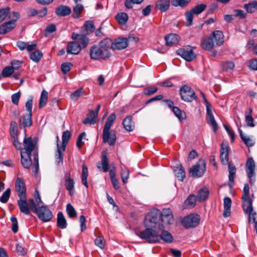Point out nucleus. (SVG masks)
<instances>
[{
    "label": "nucleus",
    "instance_id": "57",
    "mask_svg": "<svg viewBox=\"0 0 257 257\" xmlns=\"http://www.w3.org/2000/svg\"><path fill=\"white\" fill-rule=\"evenodd\" d=\"M72 66V64L70 62L63 63L61 66V71L64 74H66L70 70Z\"/></svg>",
    "mask_w": 257,
    "mask_h": 257
},
{
    "label": "nucleus",
    "instance_id": "26",
    "mask_svg": "<svg viewBox=\"0 0 257 257\" xmlns=\"http://www.w3.org/2000/svg\"><path fill=\"white\" fill-rule=\"evenodd\" d=\"M212 36L218 46H221L223 44L224 36L222 31H215L212 33Z\"/></svg>",
    "mask_w": 257,
    "mask_h": 257
},
{
    "label": "nucleus",
    "instance_id": "48",
    "mask_svg": "<svg viewBox=\"0 0 257 257\" xmlns=\"http://www.w3.org/2000/svg\"><path fill=\"white\" fill-rule=\"evenodd\" d=\"M43 56V53L39 50H36L30 55V58L33 61L38 62Z\"/></svg>",
    "mask_w": 257,
    "mask_h": 257
},
{
    "label": "nucleus",
    "instance_id": "36",
    "mask_svg": "<svg viewBox=\"0 0 257 257\" xmlns=\"http://www.w3.org/2000/svg\"><path fill=\"white\" fill-rule=\"evenodd\" d=\"M244 8L248 13H253L257 11V1H252L244 5Z\"/></svg>",
    "mask_w": 257,
    "mask_h": 257
},
{
    "label": "nucleus",
    "instance_id": "1",
    "mask_svg": "<svg viewBox=\"0 0 257 257\" xmlns=\"http://www.w3.org/2000/svg\"><path fill=\"white\" fill-rule=\"evenodd\" d=\"M142 239L146 240L149 243H155L162 239L165 242L170 243L173 238L171 234L164 230L162 224H159L157 229L148 228L137 233Z\"/></svg>",
    "mask_w": 257,
    "mask_h": 257
},
{
    "label": "nucleus",
    "instance_id": "20",
    "mask_svg": "<svg viewBox=\"0 0 257 257\" xmlns=\"http://www.w3.org/2000/svg\"><path fill=\"white\" fill-rule=\"evenodd\" d=\"M16 26V20L4 23L0 26V34H5L11 31Z\"/></svg>",
    "mask_w": 257,
    "mask_h": 257
},
{
    "label": "nucleus",
    "instance_id": "4",
    "mask_svg": "<svg viewBox=\"0 0 257 257\" xmlns=\"http://www.w3.org/2000/svg\"><path fill=\"white\" fill-rule=\"evenodd\" d=\"M104 41H101L100 45H94L90 49V57L93 60H106L110 55V53L107 48L103 46Z\"/></svg>",
    "mask_w": 257,
    "mask_h": 257
},
{
    "label": "nucleus",
    "instance_id": "5",
    "mask_svg": "<svg viewBox=\"0 0 257 257\" xmlns=\"http://www.w3.org/2000/svg\"><path fill=\"white\" fill-rule=\"evenodd\" d=\"M161 211L160 210L154 208L151 209L146 216L144 221L145 225L146 227L145 229H157L158 223L160 219Z\"/></svg>",
    "mask_w": 257,
    "mask_h": 257
},
{
    "label": "nucleus",
    "instance_id": "8",
    "mask_svg": "<svg viewBox=\"0 0 257 257\" xmlns=\"http://www.w3.org/2000/svg\"><path fill=\"white\" fill-rule=\"evenodd\" d=\"M200 94L203 98L206 107L207 122L213 127L214 132H216L218 130V125L214 119L213 113L211 109V105L206 99L204 93L201 92Z\"/></svg>",
    "mask_w": 257,
    "mask_h": 257
},
{
    "label": "nucleus",
    "instance_id": "32",
    "mask_svg": "<svg viewBox=\"0 0 257 257\" xmlns=\"http://www.w3.org/2000/svg\"><path fill=\"white\" fill-rule=\"evenodd\" d=\"M249 187L247 184H245L244 186L243 189V195L242 196V200L243 201V204H246V203H252V199L249 197Z\"/></svg>",
    "mask_w": 257,
    "mask_h": 257
},
{
    "label": "nucleus",
    "instance_id": "10",
    "mask_svg": "<svg viewBox=\"0 0 257 257\" xmlns=\"http://www.w3.org/2000/svg\"><path fill=\"white\" fill-rule=\"evenodd\" d=\"M180 94L182 99L185 101L191 102L193 100L197 99L194 90L187 85H184L181 88Z\"/></svg>",
    "mask_w": 257,
    "mask_h": 257
},
{
    "label": "nucleus",
    "instance_id": "27",
    "mask_svg": "<svg viewBox=\"0 0 257 257\" xmlns=\"http://www.w3.org/2000/svg\"><path fill=\"white\" fill-rule=\"evenodd\" d=\"M21 162L23 166L27 169H29L31 165L32 161L31 159V154L21 152Z\"/></svg>",
    "mask_w": 257,
    "mask_h": 257
},
{
    "label": "nucleus",
    "instance_id": "22",
    "mask_svg": "<svg viewBox=\"0 0 257 257\" xmlns=\"http://www.w3.org/2000/svg\"><path fill=\"white\" fill-rule=\"evenodd\" d=\"M228 171H229V182L228 185L231 188L234 183V179L235 178L236 169L235 166L231 162L228 163Z\"/></svg>",
    "mask_w": 257,
    "mask_h": 257
},
{
    "label": "nucleus",
    "instance_id": "62",
    "mask_svg": "<svg viewBox=\"0 0 257 257\" xmlns=\"http://www.w3.org/2000/svg\"><path fill=\"white\" fill-rule=\"evenodd\" d=\"M85 136L86 133L85 132H82L79 135L76 142V146L79 149H80L84 144L82 139Z\"/></svg>",
    "mask_w": 257,
    "mask_h": 257
},
{
    "label": "nucleus",
    "instance_id": "59",
    "mask_svg": "<svg viewBox=\"0 0 257 257\" xmlns=\"http://www.w3.org/2000/svg\"><path fill=\"white\" fill-rule=\"evenodd\" d=\"M158 90L157 87L155 86H151L146 88L144 89V92L145 95H151L156 93Z\"/></svg>",
    "mask_w": 257,
    "mask_h": 257
},
{
    "label": "nucleus",
    "instance_id": "53",
    "mask_svg": "<svg viewBox=\"0 0 257 257\" xmlns=\"http://www.w3.org/2000/svg\"><path fill=\"white\" fill-rule=\"evenodd\" d=\"M14 72V69L11 66H8L3 69L2 72V75L3 77H10Z\"/></svg>",
    "mask_w": 257,
    "mask_h": 257
},
{
    "label": "nucleus",
    "instance_id": "31",
    "mask_svg": "<svg viewBox=\"0 0 257 257\" xmlns=\"http://www.w3.org/2000/svg\"><path fill=\"white\" fill-rule=\"evenodd\" d=\"M97 167L104 172H106L108 171L109 163L108 158L106 155L102 156L101 162L97 163Z\"/></svg>",
    "mask_w": 257,
    "mask_h": 257
},
{
    "label": "nucleus",
    "instance_id": "38",
    "mask_svg": "<svg viewBox=\"0 0 257 257\" xmlns=\"http://www.w3.org/2000/svg\"><path fill=\"white\" fill-rule=\"evenodd\" d=\"M196 197L193 194L188 196L184 202V205L187 208H193L196 205Z\"/></svg>",
    "mask_w": 257,
    "mask_h": 257
},
{
    "label": "nucleus",
    "instance_id": "16",
    "mask_svg": "<svg viewBox=\"0 0 257 257\" xmlns=\"http://www.w3.org/2000/svg\"><path fill=\"white\" fill-rule=\"evenodd\" d=\"M72 38L75 42H76L80 46L81 49L86 47L88 44L89 39L85 35L73 33Z\"/></svg>",
    "mask_w": 257,
    "mask_h": 257
},
{
    "label": "nucleus",
    "instance_id": "49",
    "mask_svg": "<svg viewBox=\"0 0 257 257\" xmlns=\"http://www.w3.org/2000/svg\"><path fill=\"white\" fill-rule=\"evenodd\" d=\"M66 210L68 215L70 218H74L75 216H76V215H77L76 211L75 209H74V208L73 207V206L71 204L69 203L67 205Z\"/></svg>",
    "mask_w": 257,
    "mask_h": 257
},
{
    "label": "nucleus",
    "instance_id": "41",
    "mask_svg": "<svg viewBox=\"0 0 257 257\" xmlns=\"http://www.w3.org/2000/svg\"><path fill=\"white\" fill-rule=\"evenodd\" d=\"M88 175V169L87 166L83 164L82 165V172L81 176V181L82 184L86 187H88V185L87 182V178Z\"/></svg>",
    "mask_w": 257,
    "mask_h": 257
},
{
    "label": "nucleus",
    "instance_id": "45",
    "mask_svg": "<svg viewBox=\"0 0 257 257\" xmlns=\"http://www.w3.org/2000/svg\"><path fill=\"white\" fill-rule=\"evenodd\" d=\"M71 137V134L69 131H66L63 132L62 135V145L60 146L62 147L63 148H65L66 147L67 144Z\"/></svg>",
    "mask_w": 257,
    "mask_h": 257
},
{
    "label": "nucleus",
    "instance_id": "15",
    "mask_svg": "<svg viewBox=\"0 0 257 257\" xmlns=\"http://www.w3.org/2000/svg\"><path fill=\"white\" fill-rule=\"evenodd\" d=\"M242 207L244 213L249 215V222L252 221L254 223L257 222L255 221L256 213L253 209L252 203L247 202L245 204H242Z\"/></svg>",
    "mask_w": 257,
    "mask_h": 257
},
{
    "label": "nucleus",
    "instance_id": "19",
    "mask_svg": "<svg viewBox=\"0 0 257 257\" xmlns=\"http://www.w3.org/2000/svg\"><path fill=\"white\" fill-rule=\"evenodd\" d=\"M81 49L80 45L76 42L74 41L68 44L66 52L68 54L77 55Z\"/></svg>",
    "mask_w": 257,
    "mask_h": 257
},
{
    "label": "nucleus",
    "instance_id": "33",
    "mask_svg": "<svg viewBox=\"0 0 257 257\" xmlns=\"http://www.w3.org/2000/svg\"><path fill=\"white\" fill-rule=\"evenodd\" d=\"M201 46L203 49L211 50L214 46V43L211 37L204 38L201 41Z\"/></svg>",
    "mask_w": 257,
    "mask_h": 257
},
{
    "label": "nucleus",
    "instance_id": "21",
    "mask_svg": "<svg viewBox=\"0 0 257 257\" xmlns=\"http://www.w3.org/2000/svg\"><path fill=\"white\" fill-rule=\"evenodd\" d=\"M32 115L30 113L24 114L20 117L19 123L20 127H28L32 124Z\"/></svg>",
    "mask_w": 257,
    "mask_h": 257
},
{
    "label": "nucleus",
    "instance_id": "28",
    "mask_svg": "<svg viewBox=\"0 0 257 257\" xmlns=\"http://www.w3.org/2000/svg\"><path fill=\"white\" fill-rule=\"evenodd\" d=\"M231 204V200L229 197H225L223 200L224 212L223 216L227 217L230 214V207Z\"/></svg>",
    "mask_w": 257,
    "mask_h": 257
},
{
    "label": "nucleus",
    "instance_id": "12",
    "mask_svg": "<svg viewBox=\"0 0 257 257\" xmlns=\"http://www.w3.org/2000/svg\"><path fill=\"white\" fill-rule=\"evenodd\" d=\"M177 53L187 61H191L196 56L191 48L180 49L177 50Z\"/></svg>",
    "mask_w": 257,
    "mask_h": 257
},
{
    "label": "nucleus",
    "instance_id": "18",
    "mask_svg": "<svg viewBox=\"0 0 257 257\" xmlns=\"http://www.w3.org/2000/svg\"><path fill=\"white\" fill-rule=\"evenodd\" d=\"M37 142L32 140V138H26L24 140V147L25 151L23 153L31 154L32 152L35 149L36 146Z\"/></svg>",
    "mask_w": 257,
    "mask_h": 257
},
{
    "label": "nucleus",
    "instance_id": "50",
    "mask_svg": "<svg viewBox=\"0 0 257 257\" xmlns=\"http://www.w3.org/2000/svg\"><path fill=\"white\" fill-rule=\"evenodd\" d=\"M130 171L127 169H122L121 170L120 176L122 182L125 184L128 181L129 178Z\"/></svg>",
    "mask_w": 257,
    "mask_h": 257
},
{
    "label": "nucleus",
    "instance_id": "14",
    "mask_svg": "<svg viewBox=\"0 0 257 257\" xmlns=\"http://www.w3.org/2000/svg\"><path fill=\"white\" fill-rule=\"evenodd\" d=\"M64 185L66 189L69 191L70 195L72 196L74 193V180L71 178L70 172H67L64 177Z\"/></svg>",
    "mask_w": 257,
    "mask_h": 257
},
{
    "label": "nucleus",
    "instance_id": "9",
    "mask_svg": "<svg viewBox=\"0 0 257 257\" xmlns=\"http://www.w3.org/2000/svg\"><path fill=\"white\" fill-rule=\"evenodd\" d=\"M206 163L204 160H200L189 170V173L194 178L202 177L206 171Z\"/></svg>",
    "mask_w": 257,
    "mask_h": 257
},
{
    "label": "nucleus",
    "instance_id": "61",
    "mask_svg": "<svg viewBox=\"0 0 257 257\" xmlns=\"http://www.w3.org/2000/svg\"><path fill=\"white\" fill-rule=\"evenodd\" d=\"M222 68L226 71L232 70L234 67V64L232 62H225L222 65Z\"/></svg>",
    "mask_w": 257,
    "mask_h": 257
},
{
    "label": "nucleus",
    "instance_id": "35",
    "mask_svg": "<svg viewBox=\"0 0 257 257\" xmlns=\"http://www.w3.org/2000/svg\"><path fill=\"white\" fill-rule=\"evenodd\" d=\"M175 176L178 179L181 181H183L185 178V172L183 169V166L180 164L179 166L176 167L174 169Z\"/></svg>",
    "mask_w": 257,
    "mask_h": 257
},
{
    "label": "nucleus",
    "instance_id": "40",
    "mask_svg": "<svg viewBox=\"0 0 257 257\" xmlns=\"http://www.w3.org/2000/svg\"><path fill=\"white\" fill-rule=\"evenodd\" d=\"M238 131L240 138L243 143L248 147L253 146L254 144V142L249 137L244 136L242 130L238 129Z\"/></svg>",
    "mask_w": 257,
    "mask_h": 257
},
{
    "label": "nucleus",
    "instance_id": "64",
    "mask_svg": "<svg viewBox=\"0 0 257 257\" xmlns=\"http://www.w3.org/2000/svg\"><path fill=\"white\" fill-rule=\"evenodd\" d=\"M21 93L20 91L13 94L12 95V101L13 103L16 105H18L19 104V99L21 97Z\"/></svg>",
    "mask_w": 257,
    "mask_h": 257
},
{
    "label": "nucleus",
    "instance_id": "24",
    "mask_svg": "<svg viewBox=\"0 0 257 257\" xmlns=\"http://www.w3.org/2000/svg\"><path fill=\"white\" fill-rule=\"evenodd\" d=\"M179 35L175 34H170L165 37L166 44L169 46L177 44L179 43Z\"/></svg>",
    "mask_w": 257,
    "mask_h": 257
},
{
    "label": "nucleus",
    "instance_id": "34",
    "mask_svg": "<svg viewBox=\"0 0 257 257\" xmlns=\"http://www.w3.org/2000/svg\"><path fill=\"white\" fill-rule=\"evenodd\" d=\"M57 225L61 229H64L67 227V221L62 212H59L57 214Z\"/></svg>",
    "mask_w": 257,
    "mask_h": 257
},
{
    "label": "nucleus",
    "instance_id": "7",
    "mask_svg": "<svg viewBox=\"0 0 257 257\" xmlns=\"http://www.w3.org/2000/svg\"><path fill=\"white\" fill-rule=\"evenodd\" d=\"M200 217L197 214L191 213L185 216L182 220L181 223L186 229L196 227L200 222Z\"/></svg>",
    "mask_w": 257,
    "mask_h": 257
},
{
    "label": "nucleus",
    "instance_id": "23",
    "mask_svg": "<svg viewBox=\"0 0 257 257\" xmlns=\"http://www.w3.org/2000/svg\"><path fill=\"white\" fill-rule=\"evenodd\" d=\"M71 9L69 7L60 5L55 10L56 15L58 16L65 17L70 14Z\"/></svg>",
    "mask_w": 257,
    "mask_h": 257
},
{
    "label": "nucleus",
    "instance_id": "55",
    "mask_svg": "<svg viewBox=\"0 0 257 257\" xmlns=\"http://www.w3.org/2000/svg\"><path fill=\"white\" fill-rule=\"evenodd\" d=\"M85 31L87 34L93 32L94 30V26L92 22H86L84 25Z\"/></svg>",
    "mask_w": 257,
    "mask_h": 257
},
{
    "label": "nucleus",
    "instance_id": "6",
    "mask_svg": "<svg viewBox=\"0 0 257 257\" xmlns=\"http://www.w3.org/2000/svg\"><path fill=\"white\" fill-rule=\"evenodd\" d=\"M37 215L38 218L43 222L50 221L53 217L51 210L47 205H41L33 212Z\"/></svg>",
    "mask_w": 257,
    "mask_h": 257
},
{
    "label": "nucleus",
    "instance_id": "58",
    "mask_svg": "<svg viewBox=\"0 0 257 257\" xmlns=\"http://www.w3.org/2000/svg\"><path fill=\"white\" fill-rule=\"evenodd\" d=\"M194 13L192 11L187 12L185 14L186 19L187 21V25L190 26L192 24Z\"/></svg>",
    "mask_w": 257,
    "mask_h": 257
},
{
    "label": "nucleus",
    "instance_id": "30",
    "mask_svg": "<svg viewBox=\"0 0 257 257\" xmlns=\"http://www.w3.org/2000/svg\"><path fill=\"white\" fill-rule=\"evenodd\" d=\"M57 151L55 154V160L57 164H59L60 162H63V152L65 151V148H63L62 147H59V144H58V140L59 138L58 137H57Z\"/></svg>",
    "mask_w": 257,
    "mask_h": 257
},
{
    "label": "nucleus",
    "instance_id": "25",
    "mask_svg": "<svg viewBox=\"0 0 257 257\" xmlns=\"http://www.w3.org/2000/svg\"><path fill=\"white\" fill-rule=\"evenodd\" d=\"M171 0H158L156 4V7L162 12L167 11L170 7Z\"/></svg>",
    "mask_w": 257,
    "mask_h": 257
},
{
    "label": "nucleus",
    "instance_id": "44",
    "mask_svg": "<svg viewBox=\"0 0 257 257\" xmlns=\"http://www.w3.org/2000/svg\"><path fill=\"white\" fill-rule=\"evenodd\" d=\"M115 18L118 22L121 25H124L128 20V16L124 13L117 14L116 15Z\"/></svg>",
    "mask_w": 257,
    "mask_h": 257
},
{
    "label": "nucleus",
    "instance_id": "42",
    "mask_svg": "<svg viewBox=\"0 0 257 257\" xmlns=\"http://www.w3.org/2000/svg\"><path fill=\"white\" fill-rule=\"evenodd\" d=\"M173 111L176 116L180 120H182L186 118V114L185 112L180 110L178 107H173Z\"/></svg>",
    "mask_w": 257,
    "mask_h": 257
},
{
    "label": "nucleus",
    "instance_id": "39",
    "mask_svg": "<svg viewBox=\"0 0 257 257\" xmlns=\"http://www.w3.org/2000/svg\"><path fill=\"white\" fill-rule=\"evenodd\" d=\"M209 191L207 188H204L200 189L197 194V199L199 201L205 200L208 196Z\"/></svg>",
    "mask_w": 257,
    "mask_h": 257
},
{
    "label": "nucleus",
    "instance_id": "2",
    "mask_svg": "<svg viewBox=\"0 0 257 257\" xmlns=\"http://www.w3.org/2000/svg\"><path fill=\"white\" fill-rule=\"evenodd\" d=\"M15 190L20 198L18 200V205L20 211L26 215L30 214L27 201L25 184L23 180L20 178H18L16 180Z\"/></svg>",
    "mask_w": 257,
    "mask_h": 257
},
{
    "label": "nucleus",
    "instance_id": "51",
    "mask_svg": "<svg viewBox=\"0 0 257 257\" xmlns=\"http://www.w3.org/2000/svg\"><path fill=\"white\" fill-rule=\"evenodd\" d=\"M11 195V189L8 188L0 197V201L3 203H7L10 198Z\"/></svg>",
    "mask_w": 257,
    "mask_h": 257
},
{
    "label": "nucleus",
    "instance_id": "60",
    "mask_svg": "<svg viewBox=\"0 0 257 257\" xmlns=\"http://www.w3.org/2000/svg\"><path fill=\"white\" fill-rule=\"evenodd\" d=\"M12 223V230L14 233L17 232L18 230V224L17 218L15 216H12L11 218Z\"/></svg>",
    "mask_w": 257,
    "mask_h": 257
},
{
    "label": "nucleus",
    "instance_id": "29",
    "mask_svg": "<svg viewBox=\"0 0 257 257\" xmlns=\"http://www.w3.org/2000/svg\"><path fill=\"white\" fill-rule=\"evenodd\" d=\"M122 124L125 130L128 132L133 131L135 128L134 122L132 120V116L130 115L124 119Z\"/></svg>",
    "mask_w": 257,
    "mask_h": 257
},
{
    "label": "nucleus",
    "instance_id": "46",
    "mask_svg": "<svg viewBox=\"0 0 257 257\" xmlns=\"http://www.w3.org/2000/svg\"><path fill=\"white\" fill-rule=\"evenodd\" d=\"M191 1V0H172L171 3L173 6L184 8L186 7Z\"/></svg>",
    "mask_w": 257,
    "mask_h": 257
},
{
    "label": "nucleus",
    "instance_id": "56",
    "mask_svg": "<svg viewBox=\"0 0 257 257\" xmlns=\"http://www.w3.org/2000/svg\"><path fill=\"white\" fill-rule=\"evenodd\" d=\"M27 203L28 204L30 211L31 210L33 212H34L38 208L37 203L33 198L29 199Z\"/></svg>",
    "mask_w": 257,
    "mask_h": 257
},
{
    "label": "nucleus",
    "instance_id": "52",
    "mask_svg": "<svg viewBox=\"0 0 257 257\" xmlns=\"http://www.w3.org/2000/svg\"><path fill=\"white\" fill-rule=\"evenodd\" d=\"M9 7L0 9V23L2 22L7 17L10 13Z\"/></svg>",
    "mask_w": 257,
    "mask_h": 257
},
{
    "label": "nucleus",
    "instance_id": "3",
    "mask_svg": "<svg viewBox=\"0 0 257 257\" xmlns=\"http://www.w3.org/2000/svg\"><path fill=\"white\" fill-rule=\"evenodd\" d=\"M116 116L114 113H111L107 118L103 129V142L108 143L110 146H113L116 142V136L114 132H110V128L112 125Z\"/></svg>",
    "mask_w": 257,
    "mask_h": 257
},
{
    "label": "nucleus",
    "instance_id": "43",
    "mask_svg": "<svg viewBox=\"0 0 257 257\" xmlns=\"http://www.w3.org/2000/svg\"><path fill=\"white\" fill-rule=\"evenodd\" d=\"M48 92L44 90L42 91L39 100V108H42L46 105L48 101Z\"/></svg>",
    "mask_w": 257,
    "mask_h": 257
},
{
    "label": "nucleus",
    "instance_id": "63",
    "mask_svg": "<svg viewBox=\"0 0 257 257\" xmlns=\"http://www.w3.org/2000/svg\"><path fill=\"white\" fill-rule=\"evenodd\" d=\"M95 244L101 248L104 247V241L102 236L97 237L94 240Z\"/></svg>",
    "mask_w": 257,
    "mask_h": 257
},
{
    "label": "nucleus",
    "instance_id": "54",
    "mask_svg": "<svg viewBox=\"0 0 257 257\" xmlns=\"http://www.w3.org/2000/svg\"><path fill=\"white\" fill-rule=\"evenodd\" d=\"M17 123L16 121H12L10 126L11 136L12 138L17 137Z\"/></svg>",
    "mask_w": 257,
    "mask_h": 257
},
{
    "label": "nucleus",
    "instance_id": "37",
    "mask_svg": "<svg viewBox=\"0 0 257 257\" xmlns=\"http://www.w3.org/2000/svg\"><path fill=\"white\" fill-rule=\"evenodd\" d=\"M84 10V7L81 4H77L73 9L72 16L74 19H78L81 17V14Z\"/></svg>",
    "mask_w": 257,
    "mask_h": 257
},
{
    "label": "nucleus",
    "instance_id": "17",
    "mask_svg": "<svg viewBox=\"0 0 257 257\" xmlns=\"http://www.w3.org/2000/svg\"><path fill=\"white\" fill-rule=\"evenodd\" d=\"M255 164L252 158L248 159L246 163V172L248 177L249 178V182L253 183L252 178L254 174Z\"/></svg>",
    "mask_w": 257,
    "mask_h": 257
},
{
    "label": "nucleus",
    "instance_id": "47",
    "mask_svg": "<svg viewBox=\"0 0 257 257\" xmlns=\"http://www.w3.org/2000/svg\"><path fill=\"white\" fill-rule=\"evenodd\" d=\"M207 7V6L205 4H199L195 6L194 8L191 9L192 12L196 15L201 14L204 11Z\"/></svg>",
    "mask_w": 257,
    "mask_h": 257
},
{
    "label": "nucleus",
    "instance_id": "13",
    "mask_svg": "<svg viewBox=\"0 0 257 257\" xmlns=\"http://www.w3.org/2000/svg\"><path fill=\"white\" fill-rule=\"evenodd\" d=\"M128 45L127 38L119 37L114 40L111 43V47L113 50H121L126 48Z\"/></svg>",
    "mask_w": 257,
    "mask_h": 257
},
{
    "label": "nucleus",
    "instance_id": "11",
    "mask_svg": "<svg viewBox=\"0 0 257 257\" xmlns=\"http://www.w3.org/2000/svg\"><path fill=\"white\" fill-rule=\"evenodd\" d=\"M160 219L165 224L170 225L174 222V216L170 208H164L161 212Z\"/></svg>",
    "mask_w": 257,
    "mask_h": 257
}]
</instances>
